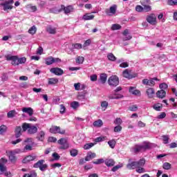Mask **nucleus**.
<instances>
[{
    "label": "nucleus",
    "instance_id": "f257e3e1",
    "mask_svg": "<svg viewBox=\"0 0 177 177\" xmlns=\"http://www.w3.org/2000/svg\"><path fill=\"white\" fill-rule=\"evenodd\" d=\"M146 160L142 158L138 161H133L127 165V169H136L139 167H145Z\"/></svg>",
    "mask_w": 177,
    "mask_h": 177
},
{
    "label": "nucleus",
    "instance_id": "f03ea898",
    "mask_svg": "<svg viewBox=\"0 0 177 177\" xmlns=\"http://www.w3.org/2000/svg\"><path fill=\"white\" fill-rule=\"evenodd\" d=\"M22 129L24 132L28 131V133H29V135H34V133H37V132H38V128L37 127L28 123H24L22 124Z\"/></svg>",
    "mask_w": 177,
    "mask_h": 177
},
{
    "label": "nucleus",
    "instance_id": "7ed1b4c3",
    "mask_svg": "<svg viewBox=\"0 0 177 177\" xmlns=\"http://www.w3.org/2000/svg\"><path fill=\"white\" fill-rule=\"evenodd\" d=\"M151 144L149 142H144L140 145H135L133 148V153H140L142 151H146L148 149H150Z\"/></svg>",
    "mask_w": 177,
    "mask_h": 177
},
{
    "label": "nucleus",
    "instance_id": "20e7f679",
    "mask_svg": "<svg viewBox=\"0 0 177 177\" xmlns=\"http://www.w3.org/2000/svg\"><path fill=\"white\" fill-rule=\"evenodd\" d=\"M33 168H39L42 172L48 169V165L45 164V160H39L34 164Z\"/></svg>",
    "mask_w": 177,
    "mask_h": 177
},
{
    "label": "nucleus",
    "instance_id": "39448f33",
    "mask_svg": "<svg viewBox=\"0 0 177 177\" xmlns=\"http://www.w3.org/2000/svg\"><path fill=\"white\" fill-rule=\"evenodd\" d=\"M13 0H9V1H6L4 3H1L0 5L1 6H3V10H12L13 9V3H14Z\"/></svg>",
    "mask_w": 177,
    "mask_h": 177
},
{
    "label": "nucleus",
    "instance_id": "423d86ee",
    "mask_svg": "<svg viewBox=\"0 0 177 177\" xmlns=\"http://www.w3.org/2000/svg\"><path fill=\"white\" fill-rule=\"evenodd\" d=\"M108 84L110 86H118V85L120 84L118 77L116 75L111 76L108 80Z\"/></svg>",
    "mask_w": 177,
    "mask_h": 177
},
{
    "label": "nucleus",
    "instance_id": "0eeeda50",
    "mask_svg": "<svg viewBox=\"0 0 177 177\" xmlns=\"http://www.w3.org/2000/svg\"><path fill=\"white\" fill-rule=\"evenodd\" d=\"M45 62L47 66H50V64H53V63H60L62 59H60V58H55L50 56L46 58Z\"/></svg>",
    "mask_w": 177,
    "mask_h": 177
},
{
    "label": "nucleus",
    "instance_id": "6e6552de",
    "mask_svg": "<svg viewBox=\"0 0 177 177\" xmlns=\"http://www.w3.org/2000/svg\"><path fill=\"white\" fill-rule=\"evenodd\" d=\"M146 20L151 26H156L157 24V16L154 14H151L147 16Z\"/></svg>",
    "mask_w": 177,
    "mask_h": 177
},
{
    "label": "nucleus",
    "instance_id": "1a4fd4ad",
    "mask_svg": "<svg viewBox=\"0 0 177 177\" xmlns=\"http://www.w3.org/2000/svg\"><path fill=\"white\" fill-rule=\"evenodd\" d=\"M50 133H60V135H64L66 130L60 129V127L53 126L50 129Z\"/></svg>",
    "mask_w": 177,
    "mask_h": 177
},
{
    "label": "nucleus",
    "instance_id": "9d476101",
    "mask_svg": "<svg viewBox=\"0 0 177 177\" xmlns=\"http://www.w3.org/2000/svg\"><path fill=\"white\" fill-rule=\"evenodd\" d=\"M149 0H141L143 12H151V6L149 5Z\"/></svg>",
    "mask_w": 177,
    "mask_h": 177
},
{
    "label": "nucleus",
    "instance_id": "9b49d317",
    "mask_svg": "<svg viewBox=\"0 0 177 177\" xmlns=\"http://www.w3.org/2000/svg\"><path fill=\"white\" fill-rule=\"evenodd\" d=\"M57 143L59 145H61L62 146L59 147V149L61 150H67V149H68V142H67V140H66V138H62L61 139H59L57 141Z\"/></svg>",
    "mask_w": 177,
    "mask_h": 177
},
{
    "label": "nucleus",
    "instance_id": "f8f14e48",
    "mask_svg": "<svg viewBox=\"0 0 177 177\" xmlns=\"http://www.w3.org/2000/svg\"><path fill=\"white\" fill-rule=\"evenodd\" d=\"M157 77H154L152 79H144L142 80V84L144 85H149V86H154L156 85V82L154 81H157Z\"/></svg>",
    "mask_w": 177,
    "mask_h": 177
},
{
    "label": "nucleus",
    "instance_id": "ddd939ff",
    "mask_svg": "<svg viewBox=\"0 0 177 177\" xmlns=\"http://www.w3.org/2000/svg\"><path fill=\"white\" fill-rule=\"evenodd\" d=\"M8 162V160L2 158L0 159V171L1 174H3V172H6V166H5V164Z\"/></svg>",
    "mask_w": 177,
    "mask_h": 177
},
{
    "label": "nucleus",
    "instance_id": "4468645a",
    "mask_svg": "<svg viewBox=\"0 0 177 177\" xmlns=\"http://www.w3.org/2000/svg\"><path fill=\"white\" fill-rule=\"evenodd\" d=\"M50 73L55 75H63L64 71L60 68H52L50 70Z\"/></svg>",
    "mask_w": 177,
    "mask_h": 177
},
{
    "label": "nucleus",
    "instance_id": "2eb2a0df",
    "mask_svg": "<svg viewBox=\"0 0 177 177\" xmlns=\"http://www.w3.org/2000/svg\"><path fill=\"white\" fill-rule=\"evenodd\" d=\"M129 93L134 95L135 96H140V91L136 89L135 86H130L129 89Z\"/></svg>",
    "mask_w": 177,
    "mask_h": 177
},
{
    "label": "nucleus",
    "instance_id": "dca6fc26",
    "mask_svg": "<svg viewBox=\"0 0 177 177\" xmlns=\"http://www.w3.org/2000/svg\"><path fill=\"white\" fill-rule=\"evenodd\" d=\"M61 9L64 11L65 15H68V13H71V12L74 10V8L71 6L66 7L64 5H62Z\"/></svg>",
    "mask_w": 177,
    "mask_h": 177
},
{
    "label": "nucleus",
    "instance_id": "f3484780",
    "mask_svg": "<svg viewBox=\"0 0 177 177\" xmlns=\"http://www.w3.org/2000/svg\"><path fill=\"white\" fill-rule=\"evenodd\" d=\"M115 12H117V5L114 4L112 6L110 7L109 10H106V15H115Z\"/></svg>",
    "mask_w": 177,
    "mask_h": 177
},
{
    "label": "nucleus",
    "instance_id": "a211bd4d",
    "mask_svg": "<svg viewBox=\"0 0 177 177\" xmlns=\"http://www.w3.org/2000/svg\"><path fill=\"white\" fill-rule=\"evenodd\" d=\"M147 95L149 99H153L154 97V94L156 91H154V88H149L146 91Z\"/></svg>",
    "mask_w": 177,
    "mask_h": 177
},
{
    "label": "nucleus",
    "instance_id": "6ab92c4d",
    "mask_svg": "<svg viewBox=\"0 0 177 177\" xmlns=\"http://www.w3.org/2000/svg\"><path fill=\"white\" fill-rule=\"evenodd\" d=\"M122 97H124V95H121V94H117V93H113V94H109L108 95V99L109 100H118V99H122Z\"/></svg>",
    "mask_w": 177,
    "mask_h": 177
},
{
    "label": "nucleus",
    "instance_id": "aec40b11",
    "mask_svg": "<svg viewBox=\"0 0 177 177\" xmlns=\"http://www.w3.org/2000/svg\"><path fill=\"white\" fill-rule=\"evenodd\" d=\"M156 96L159 99H164L167 96V92L165 90L158 91L156 92Z\"/></svg>",
    "mask_w": 177,
    "mask_h": 177
},
{
    "label": "nucleus",
    "instance_id": "412c9836",
    "mask_svg": "<svg viewBox=\"0 0 177 177\" xmlns=\"http://www.w3.org/2000/svg\"><path fill=\"white\" fill-rule=\"evenodd\" d=\"M96 157V153L93 152H88L86 156L85 157V161H91Z\"/></svg>",
    "mask_w": 177,
    "mask_h": 177
},
{
    "label": "nucleus",
    "instance_id": "4be33fe9",
    "mask_svg": "<svg viewBox=\"0 0 177 177\" xmlns=\"http://www.w3.org/2000/svg\"><path fill=\"white\" fill-rule=\"evenodd\" d=\"M37 139L40 142H44L45 140V131H41L37 133Z\"/></svg>",
    "mask_w": 177,
    "mask_h": 177
},
{
    "label": "nucleus",
    "instance_id": "5701e85b",
    "mask_svg": "<svg viewBox=\"0 0 177 177\" xmlns=\"http://www.w3.org/2000/svg\"><path fill=\"white\" fill-rule=\"evenodd\" d=\"M23 113H26L28 115L31 116L34 114V110L31 107H24L22 109Z\"/></svg>",
    "mask_w": 177,
    "mask_h": 177
},
{
    "label": "nucleus",
    "instance_id": "b1692460",
    "mask_svg": "<svg viewBox=\"0 0 177 177\" xmlns=\"http://www.w3.org/2000/svg\"><path fill=\"white\" fill-rule=\"evenodd\" d=\"M35 158H37V156L29 155L23 160V162L24 164H27V162H30V161H34Z\"/></svg>",
    "mask_w": 177,
    "mask_h": 177
},
{
    "label": "nucleus",
    "instance_id": "393cba45",
    "mask_svg": "<svg viewBox=\"0 0 177 177\" xmlns=\"http://www.w3.org/2000/svg\"><path fill=\"white\" fill-rule=\"evenodd\" d=\"M95 19V15H91V13H86L82 17L83 20H93Z\"/></svg>",
    "mask_w": 177,
    "mask_h": 177
},
{
    "label": "nucleus",
    "instance_id": "a878e982",
    "mask_svg": "<svg viewBox=\"0 0 177 177\" xmlns=\"http://www.w3.org/2000/svg\"><path fill=\"white\" fill-rule=\"evenodd\" d=\"M105 165H106V167H114V165H115V161H114V160L113 159H106L105 160Z\"/></svg>",
    "mask_w": 177,
    "mask_h": 177
},
{
    "label": "nucleus",
    "instance_id": "bb28decb",
    "mask_svg": "<svg viewBox=\"0 0 177 177\" xmlns=\"http://www.w3.org/2000/svg\"><path fill=\"white\" fill-rule=\"evenodd\" d=\"M46 30L49 34H56V28L52 26H48Z\"/></svg>",
    "mask_w": 177,
    "mask_h": 177
},
{
    "label": "nucleus",
    "instance_id": "cd10ccee",
    "mask_svg": "<svg viewBox=\"0 0 177 177\" xmlns=\"http://www.w3.org/2000/svg\"><path fill=\"white\" fill-rule=\"evenodd\" d=\"M15 138H20L21 136V127L18 126L15 128Z\"/></svg>",
    "mask_w": 177,
    "mask_h": 177
},
{
    "label": "nucleus",
    "instance_id": "c85d7f7f",
    "mask_svg": "<svg viewBox=\"0 0 177 177\" xmlns=\"http://www.w3.org/2000/svg\"><path fill=\"white\" fill-rule=\"evenodd\" d=\"M16 115H17V112H16V110L10 111L7 113L8 118H13L14 117H16Z\"/></svg>",
    "mask_w": 177,
    "mask_h": 177
},
{
    "label": "nucleus",
    "instance_id": "c756f323",
    "mask_svg": "<svg viewBox=\"0 0 177 177\" xmlns=\"http://www.w3.org/2000/svg\"><path fill=\"white\" fill-rule=\"evenodd\" d=\"M59 82L57 78L52 77L48 79V85H56Z\"/></svg>",
    "mask_w": 177,
    "mask_h": 177
},
{
    "label": "nucleus",
    "instance_id": "7c9ffc66",
    "mask_svg": "<svg viewBox=\"0 0 177 177\" xmlns=\"http://www.w3.org/2000/svg\"><path fill=\"white\" fill-rule=\"evenodd\" d=\"M11 60L12 66H19V57L14 55Z\"/></svg>",
    "mask_w": 177,
    "mask_h": 177
},
{
    "label": "nucleus",
    "instance_id": "2f4dec72",
    "mask_svg": "<svg viewBox=\"0 0 177 177\" xmlns=\"http://www.w3.org/2000/svg\"><path fill=\"white\" fill-rule=\"evenodd\" d=\"M100 80L102 84H105L106 81H107V75L106 73H102L100 76Z\"/></svg>",
    "mask_w": 177,
    "mask_h": 177
},
{
    "label": "nucleus",
    "instance_id": "473e14b6",
    "mask_svg": "<svg viewBox=\"0 0 177 177\" xmlns=\"http://www.w3.org/2000/svg\"><path fill=\"white\" fill-rule=\"evenodd\" d=\"M93 125L94 127H97V128H100V127H102L103 125V121H102V120H96L93 122Z\"/></svg>",
    "mask_w": 177,
    "mask_h": 177
},
{
    "label": "nucleus",
    "instance_id": "72a5a7b5",
    "mask_svg": "<svg viewBox=\"0 0 177 177\" xmlns=\"http://www.w3.org/2000/svg\"><path fill=\"white\" fill-rule=\"evenodd\" d=\"M8 157L11 162H16V156H15L14 153H12L10 151L8 152Z\"/></svg>",
    "mask_w": 177,
    "mask_h": 177
},
{
    "label": "nucleus",
    "instance_id": "f704fd0d",
    "mask_svg": "<svg viewBox=\"0 0 177 177\" xmlns=\"http://www.w3.org/2000/svg\"><path fill=\"white\" fill-rule=\"evenodd\" d=\"M153 108L156 111H160L161 109H162V104H160V103L155 104H153Z\"/></svg>",
    "mask_w": 177,
    "mask_h": 177
},
{
    "label": "nucleus",
    "instance_id": "c9c22d12",
    "mask_svg": "<svg viewBox=\"0 0 177 177\" xmlns=\"http://www.w3.org/2000/svg\"><path fill=\"white\" fill-rule=\"evenodd\" d=\"M123 77H124V78H128L129 80L132 78V76L129 73V71L128 69H126L124 71H123Z\"/></svg>",
    "mask_w": 177,
    "mask_h": 177
},
{
    "label": "nucleus",
    "instance_id": "e433bc0d",
    "mask_svg": "<svg viewBox=\"0 0 177 177\" xmlns=\"http://www.w3.org/2000/svg\"><path fill=\"white\" fill-rule=\"evenodd\" d=\"M101 107H102V110L103 111H105L107 107H109V102H107V101H102L101 102Z\"/></svg>",
    "mask_w": 177,
    "mask_h": 177
},
{
    "label": "nucleus",
    "instance_id": "4c0bfd02",
    "mask_svg": "<svg viewBox=\"0 0 177 177\" xmlns=\"http://www.w3.org/2000/svg\"><path fill=\"white\" fill-rule=\"evenodd\" d=\"M71 107L74 110H77V109L80 107V103L77 101H74L71 103Z\"/></svg>",
    "mask_w": 177,
    "mask_h": 177
},
{
    "label": "nucleus",
    "instance_id": "58836bf2",
    "mask_svg": "<svg viewBox=\"0 0 177 177\" xmlns=\"http://www.w3.org/2000/svg\"><path fill=\"white\" fill-rule=\"evenodd\" d=\"M111 30H112V31H115V30H121V26L118 24H113Z\"/></svg>",
    "mask_w": 177,
    "mask_h": 177
},
{
    "label": "nucleus",
    "instance_id": "ea45409f",
    "mask_svg": "<svg viewBox=\"0 0 177 177\" xmlns=\"http://www.w3.org/2000/svg\"><path fill=\"white\" fill-rule=\"evenodd\" d=\"M107 57L111 62H115V60H117V58L115 57V56H114V54L113 53L108 54Z\"/></svg>",
    "mask_w": 177,
    "mask_h": 177
},
{
    "label": "nucleus",
    "instance_id": "a19ab883",
    "mask_svg": "<svg viewBox=\"0 0 177 177\" xmlns=\"http://www.w3.org/2000/svg\"><path fill=\"white\" fill-rule=\"evenodd\" d=\"M29 34H31V35H34L35 32H37V27L35 26H32L29 30H28Z\"/></svg>",
    "mask_w": 177,
    "mask_h": 177
},
{
    "label": "nucleus",
    "instance_id": "79ce46f5",
    "mask_svg": "<svg viewBox=\"0 0 177 177\" xmlns=\"http://www.w3.org/2000/svg\"><path fill=\"white\" fill-rule=\"evenodd\" d=\"M85 58H84V57L79 56L76 58V63H77V64H82Z\"/></svg>",
    "mask_w": 177,
    "mask_h": 177
},
{
    "label": "nucleus",
    "instance_id": "37998d69",
    "mask_svg": "<svg viewBox=\"0 0 177 177\" xmlns=\"http://www.w3.org/2000/svg\"><path fill=\"white\" fill-rule=\"evenodd\" d=\"M8 127L6 125H1L0 127V135H3L6 132Z\"/></svg>",
    "mask_w": 177,
    "mask_h": 177
},
{
    "label": "nucleus",
    "instance_id": "c03bdc74",
    "mask_svg": "<svg viewBox=\"0 0 177 177\" xmlns=\"http://www.w3.org/2000/svg\"><path fill=\"white\" fill-rule=\"evenodd\" d=\"M94 146H95V144H93V142L88 143L84 145V150H89V149H91V147H93Z\"/></svg>",
    "mask_w": 177,
    "mask_h": 177
},
{
    "label": "nucleus",
    "instance_id": "a18cd8bd",
    "mask_svg": "<svg viewBox=\"0 0 177 177\" xmlns=\"http://www.w3.org/2000/svg\"><path fill=\"white\" fill-rule=\"evenodd\" d=\"M136 171L138 172V174H145L146 169L142 167H138L136 168Z\"/></svg>",
    "mask_w": 177,
    "mask_h": 177
},
{
    "label": "nucleus",
    "instance_id": "49530a36",
    "mask_svg": "<svg viewBox=\"0 0 177 177\" xmlns=\"http://www.w3.org/2000/svg\"><path fill=\"white\" fill-rule=\"evenodd\" d=\"M70 154L72 157H77L78 156V150L77 149H71L70 151Z\"/></svg>",
    "mask_w": 177,
    "mask_h": 177
},
{
    "label": "nucleus",
    "instance_id": "de8ad7c7",
    "mask_svg": "<svg viewBox=\"0 0 177 177\" xmlns=\"http://www.w3.org/2000/svg\"><path fill=\"white\" fill-rule=\"evenodd\" d=\"M108 145L111 149H114V147H115V140H109L108 142Z\"/></svg>",
    "mask_w": 177,
    "mask_h": 177
},
{
    "label": "nucleus",
    "instance_id": "09e8293b",
    "mask_svg": "<svg viewBox=\"0 0 177 177\" xmlns=\"http://www.w3.org/2000/svg\"><path fill=\"white\" fill-rule=\"evenodd\" d=\"M122 167H123L122 164H119V165H115V167H113L111 169V171L113 172H115V171H118V169H120V168H122Z\"/></svg>",
    "mask_w": 177,
    "mask_h": 177
},
{
    "label": "nucleus",
    "instance_id": "8fccbe9b",
    "mask_svg": "<svg viewBox=\"0 0 177 177\" xmlns=\"http://www.w3.org/2000/svg\"><path fill=\"white\" fill-rule=\"evenodd\" d=\"M162 138L163 143L165 145H168L169 141V136H162Z\"/></svg>",
    "mask_w": 177,
    "mask_h": 177
},
{
    "label": "nucleus",
    "instance_id": "3c124183",
    "mask_svg": "<svg viewBox=\"0 0 177 177\" xmlns=\"http://www.w3.org/2000/svg\"><path fill=\"white\" fill-rule=\"evenodd\" d=\"M171 164L169 162H165L162 165V168L163 169H166V170H169V169H171Z\"/></svg>",
    "mask_w": 177,
    "mask_h": 177
},
{
    "label": "nucleus",
    "instance_id": "603ef678",
    "mask_svg": "<svg viewBox=\"0 0 177 177\" xmlns=\"http://www.w3.org/2000/svg\"><path fill=\"white\" fill-rule=\"evenodd\" d=\"M159 88L161 91H165V89H168V84L166 83H162L159 85Z\"/></svg>",
    "mask_w": 177,
    "mask_h": 177
},
{
    "label": "nucleus",
    "instance_id": "864d4df0",
    "mask_svg": "<svg viewBox=\"0 0 177 177\" xmlns=\"http://www.w3.org/2000/svg\"><path fill=\"white\" fill-rule=\"evenodd\" d=\"M24 177H37V172L31 171L30 174H26Z\"/></svg>",
    "mask_w": 177,
    "mask_h": 177
},
{
    "label": "nucleus",
    "instance_id": "5fc2aeb1",
    "mask_svg": "<svg viewBox=\"0 0 177 177\" xmlns=\"http://www.w3.org/2000/svg\"><path fill=\"white\" fill-rule=\"evenodd\" d=\"M27 62V59L26 57H21L18 58V65L19 64H24V63H26Z\"/></svg>",
    "mask_w": 177,
    "mask_h": 177
},
{
    "label": "nucleus",
    "instance_id": "6e6d98bb",
    "mask_svg": "<svg viewBox=\"0 0 177 177\" xmlns=\"http://www.w3.org/2000/svg\"><path fill=\"white\" fill-rule=\"evenodd\" d=\"M114 124L115 125H121V124H122V120L120 118H117L114 121Z\"/></svg>",
    "mask_w": 177,
    "mask_h": 177
},
{
    "label": "nucleus",
    "instance_id": "4d7b16f0",
    "mask_svg": "<svg viewBox=\"0 0 177 177\" xmlns=\"http://www.w3.org/2000/svg\"><path fill=\"white\" fill-rule=\"evenodd\" d=\"M28 9H30L32 12H37V6L29 4L27 6Z\"/></svg>",
    "mask_w": 177,
    "mask_h": 177
},
{
    "label": "nucleus",
    "instance_id": "13d9d810",
    "mask_svg": "<svg viewBox=\"0 0 177 177\" xmlns=\"http://www.w3.org/2000/svg\"><path fill=\"white\" fill-rule=\"evenodd\" d=\"M93 164H95L96 165H98L99 164H103V162H105V160H103V158L97 159L96 161L93 162Z\"/></svg>",
    "mask_w": 177,
    "mask_h": 177
},
{
    "label": "nucleus",
    "instance_id": "bf43d9fd",
    "mask_svg": "<svg viewBox=\"0 0 177 177\" xmlns=\"http://www.w3.org/2000/svg\"><path fill=\"white\" fill-rule=\"evenodd\" d=\"M167 3L171 6H174V5H177V0H168Z\"/></svg>",
    "mask_w": 177,
    "mask_h": 177
},
{
    "label": "nucleus",
    "instance_id": "052dcab7",
    "mask_svg": "<svg viewBox=\"0 0 177 177\" xmlns=\"http://www.w3.org/2000/svg\"><path fill=\"white\" fill-rule=\"evenodd\" d=\"M60 114H64L66 113V106H64L63 104L60 105Z\"/></svg>",
    "mask_w": 177,
    "mask_h": 177
},
{
    "label": "nucleus",
    "instance_id": "680f3d73",
    "mask_svg": "<svg viewBox=\"0 0 177 177\" xmlns=\"http://www.w3.org/2000/svg\"><path fill=\"white\" fill-rule=\"evenodd\" d=\"M122 130V127H121V125H118L115 127L114 128V132H121V131Z\"/></svg>",
    "mask_w": 177,
    "mask_h": 177
},
{
    "label": "nucleus",
    "instance_id": "e2e57ef3",
    "mask_svg": "<svg viewBox=\"0 0 177 177\" xmlns=\"http://www.w3.org/2000/svg\"><path fill=\"white\" fill-rule=\"evenodd\" d=\"M129 110H130V111H136V110H138V106L132 105L129 107Z\"/></svg>",
    "mask_w": 177,
    "mask_h": 177
},
{
    "label": "nucleus",
    "instance_id": "0e129e2a",
    "mask_svg": "<svg viewBox=\"0 0 177 177\" xmlns=\"http://www.w3.org/2000/svg\"><path fill=\"white\" fill-rule=\"evenodd\" d=\"M106 140V137H97L95 138V142H103Z\"/></svg>",
    "mask_w": 177,
    "mask_h": 177
},
{
    "label": "nucleus",
    "instance_id": "69168bd1",
    "mask_svg": "<svg viewBox=\"0 0 177 177\" xmlns=\"http://www.w3.org/2000/svg\"><path fill=\"white\" fill-rule=\"evenodd\" d=\"M136 12H143V6H136Z\"/></svg>",
    "mask_w": 177,
    "mask_h": 177
},
{
    "label": "nucleus",
    "instance_id": "338daca9",
    "mask_svg": "<svg viewBox=\"0 0 177 177\" xmlns=\"http://www.w3.org/2000/svg\"><path fill=\"white\" fill-rule=\"evenodd\" d=\"M74 87H75V91H80V89H81V83L74 84Z\"/></svg>",
    "mask_w": 177,
    "mask_h": 177
},
{
    "label": "nucleus",
    "instance_id": "774afa93",
    "mask_svg": "<svg viewBox=\"0 0 177 177\" xmlns=\"http://www.w3.org/2000/svg\"><path fill=\"white\" fill-rule=\"evenodd\" d=\"M91 39H87L84 42V45H83V48H86V46H89V45H91Z\"/></svg>",
    "mask_w": 177,
    "mask_h": 177
}]
</instances>
